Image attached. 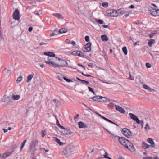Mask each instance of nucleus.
I'll return each instance as SVG.
<instances>
[{"mask_svg":"<svg viewBox=\"0 0 159 159\" xmlns=\"http://www.w3.org/2000/svg\"><path fill=\"white\" fill-rule=\"evenodd\" d=\"M38 140H37V139H33L31 141L30 146V151L31 152H35L36 150L35 147L36 146L37 144H38Z\"/></svg>","mask_w":159,"mask_h":159,"instance_id":"obj_1","label":"nucleus"},{"mask_svg":"<svg viewBox=\"0 0 159 159\" xmlns=\"http://www.w3.org/2000/svg\"><path fill=\"white\" fill-rule=\"evenodd\" d=\"M45 63L49 64L50 66L54 67H57L58 64L54 62V60L51 57H48L47 60L45 61Z\"/></svg>","mask_w":159,"mask_h":159,"instance_id":"obj_2","label":"nucleus"},{"mask_svg":"<svg viewBox=\"0 0 159 159\" xmlns=\"http://www.w3.org/2000/svg\"><path fill=\"white\" fill-rule=\"evenodd\" d=\"M106 14L107 16L111 17H116L118 16V13L116 10H109L106 11Z\"/></svg>","mask_w":159,"mask_h":159,"instance_id":"obj_3","label":"nucleus"},{"mask_svg":"<svg viewBox=\"0 0 159 159\" xmlns=\"http://www.w3.org/2000/svg\"><path fill=\"white\" fill-rule=\"evenodd\" d=\"M118 140L120 143L124 147H128L127 145L128 144V143H130V142L127 139L123 137H119Z\"/></svg>","mask_w":159,"mask_h":159,"instance_id":"obj_4","label":"nucleus"},{"mask_svg":"<svg viewBox=\"0 0 159 159\" xmlns=\"http://www.w3.org/2000/svg\"><path fill=\"white\" fill-rule=\"evenodd\" d=\"M121 131L124 136L127 138H129L131 135L130 131L126 128H123Z\"/></svg>","mask_w":159,"mask_h":159,"instance_id":"obj_5","label":"nucleus"},{"mask_svg":"<svg viewBox=\"0 0 159 159\" xmlns=\"http://www.w3.org/2000/svg\"><path fill=\"white\" fill-rule=\"evenodd\" d=\"M149 13L152 16L156 17L159 16V9H151L149 10Z\"/></svg>","mask_w":159,"mask_h":159,"instance_id":"obj_6","label":"nucleus"},{"mask_svg":"<svg viewBox=\"0 0 159 159\" xmlns=\"http://www.w3.org/2000/svg\"><path fill=\"white\" fill-rule=\"evenodd\" d=\"M13 18L15 20H18L20 18V14L18 9H16L13 14Z\"/></svg>","mask_w":159,"mask_h":159,"instance_id":"obj_7","label":"nucleus"},{"mask_svg":"<svg viewBox=\"0 0 159 159\" xmlns=\"http://www.w3.org/2000/svg\"><path fill=\"white\" fill-rule=\"evenodd\" d=\"M58 60L60 61V64H58L59 67H66L68 65L67 62L65 60L61 58H58Z\"/></svg>","mask_w":159,"mask_h":159,"instance_id":"obj_8","label":"nucleus"},{"mask_svg":"<svg viewBox=\"0 0 159 159\" xmlns=\"http://www.w3.org/2000/svg\"><path fill=\"white\" fill-rule=\"evenodd\" d=\"M71 54L74 56H77L80 57H83L84 53L80 51L74 50L71 52Z\"/></svg>","mask_w":159,"mask_h":159,"instance_id":"obj_9","label":"nucleus"},{"mask_svg":"<svg viewBox=\"0 0 159 159\" xmlns=\"http://www.w3.org/2000/svg\"><path fill=\"white\" fill-rule=\"evenodd\" d=\"M64 130L61 131L62 134L63 135H70L72 134V132L70 131V130L67 128L63 129Z\"/></svg>","mask_w":159,"mask_h":159,"instance_id":"obj_10","label":"nucleus"},{"mask_svg":"<svg viewBox=\"0 0 159 159\" xmlns=\"http://www.w3.org/2000/svg\"><path fill=\"white\" fill-rule=\"evenodd\" d=\"M129 114L131 119L135 121L137 123L140 124V120L136 116L132 113H129Z\"/></svg>","mask_w":159,"mask_h":159,"instance_id":"obj_11","label":"nucleus"},{"mask_svg":"<svg viewBox=\"0 0 159 159\" xmlns=\"http://www.w3.org/2000/svg\"><path fill=\"white\" fill-rule=\"evenodd\" d=\"M128 147H125L129 150L130 151L132 152H134L135 151V149L134 147L133 144L130 142V143H128V144L127 145Z\"/></svg>","mask_w":159,"mask_h":159,"instance_id":"obj_12","label":"nucleus"},{"mask_svg":"<svg viewBox=\"0 0 159 159\" xmlns=\"http://www.w3.org/2000/svg\"><path fill=\"white\" fill-rule=\"evenodd\" d=\"M70 147V146H68L65 147L63 152L64 155H66L71 152Z\"/></svg>","mask_w":159,"mask_h":159,"instance_id":"obj_13","label":"nucleus"},{"mask_svg":"<svg viewBox=\"0 0 159 159\" xmlns=\"http://www.w3.org/2000/svg\"><path fill=\"white\" fill-rule=\"evenodd\" d=\"M91 43H88L84 46V48L85 51L86 52H89L91 50Z\"/></svg>","mask_w":159,"mask_h":159,"instance_id":"obj_14","label":"nucleus"},{"mask_svg":"<svg viewBox=\"0 0 159 159\" xmlns=\"http://www.w3.org/2000/svg\"><path fill=\"white\" fill-rule=\"evenodd\" d=\"M115 106L116 110L119 111L122 114H124L125 113V110L122 107L118 105H115Z\"/></svg>","mask_w":159,"mask_h":159,"instance_id":"obj_15","label":"nucleus"},{"mask_svg":"<svg viewBox=\"0 0 159 159\" xmlns=\"http://www.w3.org/2000/svg\"><path fill=\"white\" fill-rule=\"evenodd\" d=\"M101 98V96H94L90 98L91 99L94 101H100V99Z\"/></svg>","mask_w":159,"mask_h":159,"instance_id":"obj_16","label":"nucleus"},{"mask_svg":"<svg viewBox=\"0 0 159 159\" xmlns=\"http://www.w3.org/2000/svg\"><path fill=\"white\" fill-rule=\"evenodd\" d=\"M59 34L58 30L57 28H56L53 31V32L50 34L51 36H56Z\"/></svg>","mask_w":159,"mask_h":159,"instance_id":"obj_17","label":"nucleus"},{"mask_svg":"<svg viewBox=\"0 0 159 159\" xmlns=\"http://www.w3.org/2000/svg\"><path fill=\"white\" fill-rule=\"evenodd\" d=\"M44 54L48 56V57H54L55 56V54L54 53L52 52H44Z\"/></svg>","mask_w":159,"mask_h":159,"instance_id":"obj_18","label":"nucleus"},{"mask_svg":"<svg viewBox=\"0 0 159 159\" xmlns=\"http://www.w3.org/2000/svg\"><path fill=\"white\" fill-rule=\"evenodd\" d=\"M79 128H85L87 127L85 124L82 122H79L78 123Z\"/></svg>","mask_w":159,"mask_h":159,"instance_id":"obj_19","label":"nucleus"},{"mask_svg":"<svg viewBox=\"0 0 159 159\" xmlns=\"http://www.w3.org/2000/svg\"><path fill=\"white\" fill-rule=\"evenodd\" d=\"M143 88L146 89V90L149 91L150 92H152L154 91V90L151 89L150 87H149L146 84H144L143 85Z\"/></svg>","mask_w":159,"mask_h":159,"instance_id":"obj_20","label":"nucleus"},{"mask_svg":"<svg viewBox=\"0 0 159 159\" xmlns=\"http://www.w3.org/2000/svg\"><path fill=\"white\" fill-rule=\"evenodd\" d=\"M110 100L106 97H102L101 96V98L100 99V102H109Z\"/></svg>","mask_w":159,"mask_h":159,"instance_id":"obj_21","label":"nucleus"},{"mask_svg":"<svg viewBox=\"0 0 159 159\" xmlns=\"http://www.w3.org/2000/svg\"><path fill=\"white\" fill-rule=\"evenodd\" d=\"M148 142L151 144L152 147H154L155 146L154 143L152 139L151 138H148L147 139Z\"/></svg>","mask_w":159,"mask_h":159,"instance_id":"obj_22","label":"nucleus"},{"mask_svg":"<svg viewBox=\"0 0 159 159\" xmlns=\"http://www.w3.org/2000/svg\"><path fill=\"white\" fill-rule=\"evenodd\" d=\"M55 141L58 143L60 146L62 145L65 143L60 141V139L57 137H54Z\"/></svg>","mask_w":159,"mask_h":159,"instance_id":"obj_23","label":"nucleus"},{"mask_svg":"<svg viewBox=\"0 0 159 159\" xmlns=\"http://www.w3.org/2000/svg\"><path fill=\"white\" fill-rule=\"evenodd\" d=\"M20 98V96L19 95H13L11 98L13 100H18Z\"/></svg>","mask_w":159,"mask_h":159,"instance_id":"obj_24","label":"nucleus"},{"mask_svg":"<svg viewBox=\"0 0 159 159\" xmlns=\"http://www.w3.org/2000/svg\"><path fill=\"white\" fill-rule=\"evenodd\" d=\"M102 40L103 41H107L108 40V37L105 35H102L101 36Z\"/></svg>","mask_w":159,"mask_h":159,"instance_id":"obj_25","label":"nucleus"},{"mask_svg":"<svg viewBox=\"0 0 159 159\" xmlns=\"http://www.w3.org/2000/svg\"><path fill=\"white\" fill-rule=\"evenodd\" d=\"M33 77V75L32 74H30L27 77L26 80V82L27 83H29L31 81V79Z\"/></svg>","mask_w":159,"mask_h":159,"instance_id":"obj_26","label":"nucleus"},{"mask_svg":"<svg viewBox=\"0 0 159 159\" xmlns=\"http://www.w3.org/2000/svg\"><path fill=\"white\" fill-rule=\"evenodd\" d=\"M150 146V145L147 144L144 142H143L142 143V147L144 149H146L149 148V147Z\"/></svg>","mask_w":159,"mask_h":159,"instance_id":"obj_27","label":"nucleus"},{"mask_svg":"<svg viewBox=\"0 0 159 159\" xmlns=\"http://www.w3.org/2000/svg\"><path fill=\"white\" fill-rule=\"evenodd\" d=\"M52 15L58 19H61L62 18L61 15L59 13H53Z\"/></svg>","mask_w":159,"mask_h":159,"instance_id":"obj_28","label":"nucleus"},{"mask_svg":"<svg viewBox=\"0 0 159 159\" xmlns=\"http://www.w3.org/2000/svg\"><path fill=\"white\" fill-rule=\"evenodd\" d=\"M58 31L59 34H62L66 32L67 31V30L65 28H62L60 29Z\"/></svg>","mask_w":159,"mask_h":159,"instance_id":"obj_29","label":"nucleus"},{"mask_svg":"<svg viewBox=\"0 0 159 159\" xmlns=\"http://www.w3.org/2000/svg\"><path fill=\"white\" fill-rule=\"evenodd\" d=\"M56 119V124L59 127L61 128L62 129H64V127L61 125L59 123V121L57 118V117L56 116H55Z\"/></svg>","mask_w":159,"mask_h":159,"instance_id":"obj_30","label":"nucleus"},{"mask_svg":"<svg viewBox=\"0 0 159 159\" xmlns=\"http://www.w3.org/2000/svg\"><path fill=\"white\" fill-rule=\"evenodd\" d=\"M155 42V40L154 39H150L149 40L148 42V45L149 47H151L152 45Z\"/></svg>","mask_w":159,"mask_h":159,"instance_id":"obj_31","label":"nucleus"},{"mask_svg":"<svg viewBox=\"0 0 159 159\" xmlns=\"http://www.w3.org/2000/svg\"><path fill=\"white\" fill-rule=\"evenodd\" d=\"M104 129L106 131H107L109 134L113 136L114 138H116V137H119L117 136L116 135L114 134H112L111 133L110 131H109L107 129H105V128H104Z\"/></svg>","mask_w":159,"mask_h":159,"instance_id":"obj_32","label":"nucleus"},{"mask_svg":"<svg viewBox=\"0 0 159 159\" xmlns=\"http://www.w3.org/2000/svg\"><path fill=\"white\" fill-rule=\"evenodd\" d=\"M27 142V140L26 139L24 140L21 144V145L20 148V151H21Z\"/></svg>","mask_w":159,"mask_h":159,"instance_id":"obj_33","label":"nucleus"},{"mask_svg":"<svg viewBox=\"0 0 159 159\" xmlns=\"http://www.w3.org/2000/svg\"><path fill=\"white\" fill-rule=\"evenodd\" d=\"M122 51L124 54L127 55V48L126 47H124L122 48Z\"/></svg>","mask_w":159,"mask_h":159,"instance_id":"obj_34","label":"nucleus"},{"mask_svg":"<svg viewBox=\"0 0 159 159\" xmlns=\"http://www.w3.org/2000/svg\"><path fill=\"white\" fill-rule=\"evenodd\" d=\"M4 71H6V73L7 75H9L11 73V71L10 70L7 69L6 70V68H5Z\"/></svg>","mask_w":159,"mask_h":159,"instance_id":"obj_35","label":"nucleus"},{"mask_svg":"<svg viewBox=\"0 0 159 159\" xmlns=\"http://www.w3.org/2000/svg\"><path fill=\"white\" fill-rule=\"evenodd\" d=\"M22 77H18L16 80V82L17 83H20L22 80Z\"/></svg>","mask_w":159,"mask_h":159,"instance_id":"obj_36","label":"nucleus"},{"mask_svg":"<svg viewBox=\"0 0 159 159\" xmlns=\"http://www.w3.org/2000/svg\"><path fill=\"white\" fill-rule=\"evenodd\" d=\"M77 71L78 72H79L80 73H81L82 74V75H83L84 76H86L87 77H92V78L93 77V76H91V75H90L84 74L83 72H81V71H79L78 70Z\"/></svg>","mask_w":159,"mask_h":159,"instance_id":"obj_37","label":"nucleus"},{"mask_svg":"<svg viewBox=\"0 0 159 159\" xmlns=\"http://www.w3.org/2000/svg\"><path fill=\"white\" fill-rule=\"evenodd\" d=\"M102 6L103 7H106L108 6V3L107 2H103L102 4Z\"/></svg>","mask_w":159,"mask_h":159,"instance_id":"obj_38","label":"nucleus"},{"mask_svg":"<svg viewBox=\"0 0 159 159\" xmlns=\"http://www.w3.org/2000/svg\"><path fill=\"white\" fill-rule=\"evenodd\" d=\"M106 121L108 122H109L111 124H114L116 125V126H118V125L116 124L115 123H114V122H113V121H111V120H109L108 119H107V120H106Z\"/></svg>","mask_w":159,"mask_h":159,"instance_id":"obj_39","label":"nucleus"},{"mask_svg":"<svg viewBox=\"0 0 159 159\" xmlns=\"http://www.w3.org/2000/svg\"><path fill=\"white\" fill-rule=\"evenodd\" d=\"M106 121L108 122H109L111 124H114L116 125V126H118V125L116 124L115 123H114V122H113V121H111V120H109L108 119H107V120H106Z\"/></svg>","mask_w":159,"mask_h":159,"instance_id":"obj_40","label":"nucleus"},{"mask_svg":"<svg viewBox=\"0 0 159 159\" xmlns=\"http://www.w3.org/2000/svg\"><path fill=\"white\" fill-rule=\"evenodd\" d=\"M97 22L100 24H103L104 23L103 21L100 19L97 20Z\"/></svg>","mask_w":159,"mask_h":159,"instance_id":"obj_41","label":"nucleus"},{"mask_svg":"<svg viewBox=\"0 0 159 159\" xmlns=\"http://www.w3.org/2000/svg\"><path fill=\"white\" fill-rule=\"evenodd\" d=\"M85 40L86 42H88L89 40V38L88 36H86L85 37Z\"/></svg>","mask_w":159,"mask_h":159,"instance_id":"obj_42","label":"nucleus"},{"mask_svg":"<svg viewBox=\"0 0 159 159\" xmlns=\"http://www.w3.org/2000/svg\"><path fill=\"white\" fill-rule=\"evenodd\" d=\"M146 66L147 68H150L151 66V65L148 63H146Z\"/></svg>","mask_w":159,"mask_h":159,"instance_id":"obj_43","label":"nucleus"},{"mask_svg":"<svg viewBox=\"0 0 159 159\" xmlns=\"http://www.w3.org/2000/svg\"><path fill=\"white\" fill-rule=\"evenodd\" d=\"M63 78L66 81L70 82L71 81V80L70 79H68L66 78V77H63Z\"/></svg>","mask_w":159,"mask_h":159,"instance_id":"obj_44","label":"nucleus"},{"mask_svg":"<svg viewBox=\"0 0 159 159\" xmlns=\"http://www.w3.org/2000/svg\"><path fill=\"white\" fill-rule=\"evenodd\" d=\"M81 82H82V83L83 84H84L85 83H86V84H89V82L88 81H86L85 80H82Z\"/></svg>","mask_w":159,"mask_h":159,"instance_id":"obj_45","label":"nucleus"},{"mask_svg":"<svg viewBox=\"0 0 159 159\" xmlns=\"http://www.w3.org/2000/svg\"><path fill=\"white\" fill-rule=\"evenodd\" d=\"M42 137H44L46 135V132L45 130H43L42 131Z\"/></svg>","mask_w":159,"mask_h":159,"instance_id":"obj_46","label":"nucleus"},{"mask_svg":"<svg viewBox=\"0 0 159 159\" xmlns=\"http://www.w3.org/2000/svg\"><path fill=\"white\" fill-rule=\"evenodd\" d=\"M93 66V64L92 63H90L88 64V66L90 68H92Z\"/></svg>","mask_w":159,"mask_h":159,"instance_id":"obj_47","label":"nucleus"},{"mask_svg":"<svg viewBox=\"0 0 159 159\" xmlns=\"http://www.w3.org/2000/svg\"><path fill=\"white\" fill-rule=\"evenodd\" d=\"M88 88L89 91L92 92L93 93H94V91H93V89L89 87H88Z\"/></svg>","mask_w":159,"mask_h":159,"instance_id":"obj_48","label":"nucleus"},{"mask_svg":"<svg viewBox=\"0 0 159 159\" xmlns=\"http://www.w3.org/2000/svg\"><path fill=\"white\" fill-rule=\"evenodd\" d=\"M152 158L150 157H145L143 158V159H152Z\"/></svg>","mask_w":159,"mask_h":159,"instance_id":"obj_49","label":"nucleus"},{"mask_svg":"<svg viewBox=\"0 0 159 159\" xmlns=\"http://www.w3.org/2000/svg\"><path fill=\"white\" fill-rule=\"evenodd\" d=\"M78 65L80 67H81L82 68L84 69V70L85 69V67L82 65L80 64V63H78Z\"/></svg>","mask_w":159,"mask_h":159,"instance_id":"obj_50","label":"nucleus"},{"mask_svg":"<svg viewBox=\"0 0 159 159\" xmlns=\"http://www.w3.org/2000/svg\"><path fill=\"white\" fill-rule=\"evenodd\" d=\"M155 34V33H154L153 32H152V33L149 34V36L150 38H151Z\"/></svg>","mask_w":159,"mask_h":159,"instance_id":"obj_51","label":"nucleus"},{"mask_svg":"<svg viewBox=\"0 0 159 159\" xmlns=\"http://www.w3.org/2000/svg\"><path fill=\"white\" fill-rule=\"evenodd\" d=\"M108 154L106 152H105V154L104 155V157L105 158H108Z\"/></svg>","mask_w":159,"mask_h":159,"instance_id":"obj_52","label":"nucleus"},{"mask_svg":"<svg viewBox=\"0 0 159 159\" xmlns=\"http://www.w3.org/2000/svg\"><path fill=\"white\" fill-rule=\"evenodd\" d=\"M9 156V155L6 154V153H4L3 154L2 157H4V158H6L7 157H8Z\"/></svg>","mask_w":159,"mask_h":159,"instance_id":"obj_53","label":"nucleus"},{"mask_svg":"<svg viewBox=\"0 0 159 159\" xmlns=\"http://www.w3.org/2000/svg\"><path fill=\"white\" fill-rule=\"evenodd\" d=\"M145 129H150V128H149V126L148 124H146V125L145 126Z\"/></svg>","mask_w":159,"mask_h":159,"instance_id":"obj_54","label":"nucleus"},{"mask_svg":"<svg viewBox=\"0 0 159 159\" xmlns=\"http://www.w3.org/2000/svg\"><path fill=\"white\" fill-rule=\"evenodd\" d=\"M71 43L72 45L73 46H75L76 45V43L74 41H72L71 42Z\"/></svg>","mask_w":159,"mask_h":159,"instance_id":"obj_55","label":"nucleus"},{"mask_svg":"<svg viewBox=\"0 0 159 159\" xmlns=\"http://www.w3.org/2000/svg\"><path fill=\"white\" fill-rule=\"evenodd\" d=\"M65 42L68 43L69 44H70V41L69 39H66L65 40Z\"/></svg>","mask_w":159,"mask_h":159,"instance_id":"obj_56","label":"nucleus"},{"mask_svg":"<svg viewBox=\"0 0 159 159\" xmlns=\"http://www.w3.org/2000/svg\"><path fill=\"white\" fill-rule=\"evenodd\" d=\"M33 27H30L29 28V29H28V31L30 32H31L32 31V30H33Z\"/></svg>","mask_w":159,"mask_h":159,"instance_id":"obj_57","label":"nucleus"},{"mask_svg":"<svg viewBox=\"0 0 159 159\" xmlns=\"http://www.w3.org/2000/svg\"><path fill=\"white\" fill-rule=\"evenodd\" d=\"M39 44L41 46V45H47V43H45L43 42H42L39 43Z\"/></svg>","mask_w":159,"mask_h":159,"instance_id":"obj_58","label":"nucleus"},{"mask_svg":"<svg viewBox=\"0 0 159 159\" xmlns=\"http://www.w3.org/2000/svg\"><path fill=\"white\" fill-rule=\"evenodd\" d=\"M100 117H101L102 119H104V120H105L106 121V120L107 119V118L106 117H104L102 115H101V116H100Z\"/></svg>","mask_w":159,"mask_h":159,"instance_id":"obj_59","label":"nucleus"},{"mask_svg":"<svg viewBox=\"0 0 159 159\" xmlns=\"http://www.w3.org/2000/svg\"><path fill=\"white\" fill-rule=\"evenodd\" d=\"M58 78L59 79L61 80H63V77H62V76H58Z\"/></svg>","mask_w":159,"mask_h":159,"instance_id":"obj_60","label":"nucleus"},{"mask_svg":"<svg viewBox=\"0 0 159 159\" xmlns=\"http://www.w3.org/2000/svg\"><path fill=\"white\" fill-rule=\"evenodd\" d=\"M129 13L125 14L124 15V17L126 18V17H128L129 16Z\"/></svg>","mask_w":159,"mask_h":159,"instance_id":"obj_61","label":"nucleus"},{"mask_svg":"<svg viewBox=\"0 0 159 159\" xmlns=\"http://www.w3.org/2000/svg\"><path fill=\"white\" fill-rule=\"evenodd\" d=\"M53 101L54 102H55L56 103H57L58 101L57 100H56V99H54L53 100Z\"/></svg>","mask_w":159,"mask_h":159,"instance_id":"obj_62","label":"nucleus"},{"mask_svg":"<svg viewBox=\"0 0 159 159\" xmlns=\"http://www.w3.org/2000/svg\"><path fill=\"white\" fill-rule=\"evenodd\" d=\"M152 32H153L154 33H155V34H156L157 32V30H154Z\"/></svg>","mask_w":159,"mask_h":159,"instance_id":"obj_63","label":"nucleus"},{"mask_svg":"<svg viewBox=\"0 0 159 159\" xmlns=\"http://www.w3.org/2000/svg\"><path fill=\"white\" fill-rule=\"evenodd\" d=\"M3 130L4 132V133H6V132H7L8 131V130L6 129H3Z\"/></svg>","mask_w":159,"mask_h":159,"instance_id":"obj_64","label":"nucleus"}]
</instances>
